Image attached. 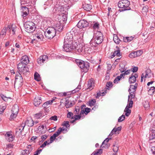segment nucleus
Here are the masks:
<instances>
[{
	"label": "nucleus",
	"mask_w": 155,
	"mask_h": 155,
	"mask_svg": "<svg viewBox=\"0 0 155 155\" xmlns=\"http://www.w3.org/2000/svg\"><path fill=\"white\" fill-rule=\"evenodd\" d=\"M48 136L46 135H44L41 137V140L39 141V143H42L47 138Z\"/></svg>",
	"instance_id": "de8ad7c7"
},
{
	"label": "nucleus",
	"mask_w": 155,
	"mask_h": 155,
	"mask_svg": "<svg viewBox=\"0 0 155 155\" xmlns=\"http://www.w3.org/2000/svg\"><path fill=\"white\" fill-rule=\"evenodd\" d=\"M113 150L115 153H117L118 150V147L117 144L116 143L113 145Z\"/></svg>",
	"instance_id": "37998d69"
},
{
	"label": "nucleus",
	"mask_w": 155,
	"mask_h": 155,
	"mask_svg": "<svg viewBox=\"0 0 155 155\" xmlns=\"http://www.w3.org/2000/svg\"><path fill=\"white\" fill-rule=\"evenodd\" d=\"M112 83L111 82H109L107 83L106 85V88L107 89H109L110 88V87H112Z\"/></svg>",
	"instance_id": "5fc2aeb1"
},
{
	"label": "nucleus",
	"mask_w": 155,
	"mask_h": 155,
	"mask_svg": "<svg viewBox=\"0 0 155 155\" xmlns=\"http://www.w3.org/2000/svg\"><path fill=\"white\" fill-rule=\"evenodd\" d=\"M42 101V98L39 96H36L34 100V104L35 106L40 104Z\"/></svg>",
	"instance_id": "dca6fc26"
},
{
	"label": "nucleus",
	"mask_w": 155,
	"mask_h": 155,
	"mask_svg": "<svg viewBox=\"0 0 155 155\" xmlns=\"http://www.w3.org/2000/svg\"><path fill=\"white\" fill-rule=\"evenodd\" d=\"M24 27L25 31L29 33H32L36 28L35 23L31 21L26 22L24 25Z\"/></svg>",
	"instance_id": "39448f33"
},
{
	"label": "nucleus",
	"mask_w": 155,
	"mask_h": 155,
	"mask_svg": "<svg viewBox=\"0 0 155 155\" xmlns=\"http://www.w3.org/2000/svg\"><path fill=\"white\" fill-rule=\"evenodd\" d=\"M73 35L70 32L67 33L64 38V43L66 44H72V43L74 42L73 41Z\"/></svg>",
	"instance_id": "9d476101"
},
{
	"label": "nucleus",
	"mask_w": 155,
	"mask_h": 155,
	"mask_svg": "<svg viewBox=\"0 0 155 155\" xmlns=\"http://www.w3.org/2000/svg\"><path fill=\"white\" fill-rule=\"evenodd\" d=\"M155 92V87H151L148 91V94L150 95H152Z\"/></svg>",
	"instance_id": "473e14b6"
},
{
	"label": "nucleus",
	"mask_w": 155,
	"mask_h": 155,
	"mask_svg": "<svg viewBox=\"0 0 155 155\" xmlns=\"http://www.w3.org/2000/svg\"><path fill=\"white\" fill-rule=\"evenodd\" d=\"M6 107L5 106H2V107L0 108V114H2L4 110L5 109Z\"/></svg>",
	"instance_id": "338daca9"
},
{
	"label": "nucleus",
	"mask_w": 155,
	"mask_h": 155,
	"mask_svg": "<svg viewBox=\"0 0 155 155\" xmlns=\"http://www.w3.org/2000/svg\"><path fill=\"white\" fill-rule=\"evenodd\" d=\"M35 37L40 40H42L43 38V36L41 33L40 32H38L35 35Z\"/></svg>",
	"instance_id": "cd10ccee"
},
{
	"label": "nucleus",
	"mask_w": 155,
	"mask_h": 155,
	"mask_svg": "<svg viewBox=\"0 0 155 155\" xmlns=\"http://www.w3.org/2000/svg\"><path fill=\"white\" fill-rule=\"evenodd\" d=\"M73 45L75 46V49L77 50L78 52H81L84 49V47L83 46V45L81 44H77L76 42L74 41Z\"/></svg>",
	"instance_id": "2eb2a0df"
},
{
	"label": "nucleus",
	"mask_w": 155,
	"mask_h": 155,
	"mask_svg": "<svg viewBox=\"0 0 155 155\" xmlns=\"http://www.w3.org/2000/svg\"><path fill=\"white\" fill-rule=\"evenodd\" d=\"M151 72V70L150 69H147L146 71V74L144 77L145 78L148 77V78H150L151 75H149V74Z\"/></svg>",
	"instance_id": "79ce46f5"
},
{
	"label": "nucleus",
	"mask_w": 155,
	"mask_h": 155,
	"mask_svg": "<svg viewBox=\"0 0 155 155\" xmlns=\"http://www.w3.org/2000/svg\"><path fill=\"white\" fill-rule=\"evenodd\" d=\"M0 96L2 99L5 101H7L8 100V99H11L10 97H7L2 94H0Z\"/></svg>",
	"instance_id": "a19ab883"
},
{
	"label": "nucleus",
	"mask_w": 155,
	"mask_h": 155,
	"mask_svg": "<svg viewBox=\"0 0 155 155\" xmlns=\"http://www.w3.org/2000/svg\"><path fill=\"white\" fill-rule=\"evenodd\" d=\"M18 107L17 105H15L13 106L11 110L12 112H14L18 114Z\"/></svg>",
	"instance_id": "a878e982"
},
{
	"label": "nucleus",
	"mask_w": 155,
	"mask_h": 155,
	"mask_svg": "<svg viewBox=\"0 0 155 155\" xmlns=\"http://www.w3.org/2000/svg\"><path fill=\"white\" fill-rule=\"evenodd\" d=\"M23 81L21 75L19 72L16 74L15 80L14 83V87L15 88H19L23 84Z\"/></svg>",
	"instance_id": "7ed1b4c3"
},
{
	"label": "nucleus",
	"mask_w": 155,
	"mask_h": 155,
	"mask_svg": "<svg viewBox=\"0 0 155 155\" xmlns=\"http://www.w3.org/2000/svg\"><path fill=\"white\" fill-rule=\"evenodd\" d=\"M94 42H91L90 45H88L87 48L91 49L94 46L96 47L97 45L101 43L103 41L102 33L100 31H97L94 34Z\"/></svg>",
	"instance_id": "f257e3e1"
},
{
	"label": "nucleus",
	"mask_w": 155,
	"mask_h": 155,
	"mask_svg": "<svg viewBox=\"0 0 155 155\" xmlns=\"http://www.w3.org/2000/svg\"><path fill=\"white\" fill-rule=\"evenodd\" d=\"M88 25V23L84 20L80 21L77 25L78 27L80 28H82L87 27Z\"/></svg>",
	"instance_id": "f8f14e48"
},
{
	"label": "nucleus",
	"mask_w": 155,
	"mask_h": 155,
	"mask_svg": "<svg viewBox=\"0 0 155 155\" xmlns=\"http://www.w3.org/2000/svg\"><path fill=\"white\" fill-rule=\"evenodd\" d=\"M54 100H52L47 101L42 105V107L44 108L48 107L49 106L51 105L53 103Z\"/></svg>",
	"instance_id": "aec40b11"
},
{
	"label": "nucleus",
	"mask_w": 155,
	"mask_h": 155,
	"mask_svg": "<svg viewBox=\"0 0 155 155\" xmlns=\"http://www.w3.org/2000/svg\"><path fill=\"white\" fill-rule=\"evenodd\" d=\"M102 150L99 149L97 151H94L91 155H100L102 153Z\"/></svg>",
	"instance_id": "e433bc0d"
},
{
	"label": "nucleus",
	"mask_w": 155,
	"mask_h": 155,
	"mask_svg": "<svg viewBox=\"0 0 155 155\" xmlns=\"http://www.w3.org/2000/svg\"><path fill=\"white\" fill-rule=\"evenodd\" d=\"M99 24L98 22H95L94 24L93 28L94 29H98L99 28Z\"/></svg>",
	"instance_id": "603ef678"
},
{
	"label": "nucleus",
	"mask_w": 155,
	"mask_h": 155,
	"mask_svg": "<svg viewBox=\"0 0 155 155\" xmlns=\"http://www.w3.org/2000/svg\"><path fill=\"white\" fill-rule=\"evenodd\" d=\"M49 140H48L47 141H45L44 143L40 146V148H44L47 145H49V144H48V142H49Z\"/></svg>",
	"instance_id": "09e8293b"
},
{
	"label": "nucleus",
	"mask_w": 155,
	"mask_h": 155,
	"mask_svg": "<svg viewBox=\"0 0 155 155\" xmlns=\"http://www.w3.org/2000/svg\"><path fill=\"white\" fill-rule=\"evenodd\" d=\"M135 93H131V92H130V95L128 96V99L130 100L131 99H132V98H134L135 96Z\"/></svg>",
	"instance_id": "6e6d98bb"
},
{
	"label": "nucleus",
	"mask_w": 155,
	"mask_h": 155,
	"mask_svg": "<svg viewBox=\"0 0 155 155\" xmlns=\"http://www.w3.org/2000/svg\"><path fill=\"white\" fill-rule=\"evenodd\" d=\"M138 69V68L137 67H134L133 68H131V70L133 72H136Z\"/></svg>",
	"instance_id": "0e129e2a"
},
{
	"label": "nucleus",
	"mask_w": 155,
	"mask_h": 155,
	"mask_svg": "<svg viewBox=\"0 0 155 155\" xmlns=\"http://www.w3.org/2000/svg\"><path fill=\"white\" fill-rule=\"evenodd\" d=\"M25 126V123H22L21 125L16 129V134L18 135H21L22 132L24 130V128Z\"/></svg>",
	"instance_id": "4468645a"
},
{
	"label": "nucleus",
	"mask_w": 155,
	"mask_h": 155,
	"mask_svg": "<svg viewBox=\"0 0 155 155\" xmlns=\"http://www.w3.org/2000/svg\"><path fill=\"white\" fill-rule=\"evenodd\" d=\"M113 40L114 42L117 44H119L121 41V40L117 35H115L114 36Z\"/></svg>",
	"instance_id": "4c0bfd02"
},
{
	"label": "nucleus",
	"mask_w": 155,
	"mask_h": 155,
	"mask_svg": "<svg viewBox=\"0 0 155 155\" xmlns=\"http://www.w3.org/2000/svg\"><path fill=\"white\" fill-rule=\"evenodd\" d=\"M73 115L74 114L73 113L70 112L67 114V117L68 118H71V119H73L74 118Z\"/></svg>",
	"instance_id": "8fccbe9b"
},
{
	"label": "nucleus",
	"mask_w": 155,
	"mask_h": 155,
	"mask_svg": "<svg viewBox=\"0 0 155 155\" xmlns=\"http://www.w3.org/2000/svg\"><path fill=\"white\" fill-rule=\"evenodd\" d=\"M24 123H25L28 127H31L34 125V122L32 119L31 118L28 119Z\"/></svg>",
	"instance_id": "a211bd4d"
},
{
	"label": "nucleus",
	"mask_w": 155,
	"mask_h": 155,
	"mask_svg": "<svg viewBox=\"0 0 155 155\" xmlns=\"http://www.w3.org/2000/svg\"><path fill=\"white\" fill-rule=\"evenodd\" d=\"M21 13L25 12H29V10L28 8L25 6H22L21 7Z\"/></svg>",
	"instance_id": "3c124183"
},
{
	"label": "nucleus",
	"mask_w": 155,
	"mask_h": 155,
	"mask_svg": "<svg viewBox=\"0 0 155 155\" xmlns=\"http://www.w3.org/2000/svg\"><path fill=\"white\" fill-rule=\"evenodd\" d=\"M133 101L131 99L130 100L128 99V104L124 110V112H126L125 115L126 116H128L130 114L131 111L129 108H132L133 107Z\"/></svg>",
	"instance_id": "0eeeda50"
},
{
	"label": "nucleus",
	"mask_w": 155,
	"mask_h": 155,
	"mask_svg": "<svg viewBox=\"0 0 155 155\" xmlns=\"http://www.w3.org/2000/svg\"><path fill=\"white\" fill-rule=\"evenodd\" d=\"M48 57L46 55H43L41 56L38 58L37 61L40 65L43 64V63H45L48 61Z\"/></svg>",
	"instance_id": "9b49d317"
},
{
	"label": "nucleus",
	"mask_w": 155,
	"mask_h": 155,
	"mask_svg": "<svg viewBox=\"0 0 155 155\" xmlns=\"http://www.w3.org/2000/svg\"><path fill=\"white\" fill-rule=\"evenodd\" d=\"M110 139H111V138H106L105 140H104L103 142L102 143V144L101 146V147H102V146H103L104 145H106V143H107L108 142L109 140Z\"/></svg>",
	"instance_id": "052dcab7"
},
{
	"label": "nucleus",
	"mask_w": 155,
	"mask_h": 155,
	"mask_svg": "<svg viewBox=\"0 0 155 155\" xmlns=\"http://www.w3.org/2000/svg\"><path fill=\"white\" fill-rule=\"evenodd\" d=\"M143 106L146 110H148L150 108L149 103L148 101H145L143 103Z\"/></svg>",
	"instance_id": "c756f323"
},
{
	"label": "nucleus",
	"mask_w": 155,
	"mask_h": 155,
	"mask_svg": "<svg viewBox=\"0 0 155 155\" xmlns=\"http://www.w3.org/2000/svg\"><path fill=\"white\" fill-rule=\"evenodd\" d=\"M134 37H127L123 38L124 41L127 42H129L131 41L133 39Z\"/></svg>",
	"instance_id": "7c9ffc66"
},
{
	"label": "nucleus",
	"mask_w": 155,
	"mask_h": 155,
	"mask_svg": "<svg viewBox=\"0 0 155 155\" xmlns=\"http://www.w3.org/2000/svg\"><path fill=\"white\" fill-rule=\"evenodd\" d=\"M55 26V28H54L55 30H56V32L57 31L59 32L61 31L63 28L62 25H61L59 23V24H56Z\"/></svg>",
	"instance_id": "393cba45"
},
{
	"label": "nucleus",
	"mask_w": 155,
	"mask_h": 155,
	"mask_svg": "<svg viewBox=\"0 0 155 155\" xmlns=\"http://www.w3.org/2000/svg\"><path fill=\"white\" fill-rule=\"evenodd\" d=\"M57 117L56 116H54L51 117L50 118V120H53L54 121H57L58 120Z\"/></svg>",
	"instance_id": "680f3d73"
},
{
	"label": "nucleus",
	"mask_w": 155,
	"mask_h": 155,
	"mask_svg": "<svg viewBox=\"0 0 155 155\" xmlns=\"http://www.w3.org/2000/svg\"><path fill=\"white\" fill-rule=\"evenodd\" d=\"M75 46L73 45V42L71 43H64V49L67 52H70L75 48Z\"/></svg>",
	"instance_id": "6e6552de"
},
{
	"label": "nucleus",
	"mask_w": 155,
	"mask_h": 155,
	"mask_svg": "<svg viewBox=\"0 0 155 155\" xmlns=\"http://www.w3.org/2000/svg\"><path fill=\"white\" fill-rule=\"evenodd\" d=\"M64 130H66L65 129V128H64V127H63L62 128L60 127L58 130L55 133L57 134V135L59 136L61 134V132L62 131Z\"/></svg>",
	"instance_id": "72a5a7b5"
},
{
	"label": "nucleus",
	"mask_w": 155,
	"mask_h": 155,
	"mask_svg": "<svg viewBox=\"0 0 155 155\" xmlns=\"http://www.w3.org/2000/svg\"><path fill=\"white\" fill-rule=\"evenodd\" d=\"M62 125L63 126V127H64V128H65V129L67 130V128H68L70 127V125L69 124V122L68 121H64L62 124Z\"/></svg>",
	"instance_id": "c9c22d12"
},
{
	"label": "nucleus",
	"mask_w": 155,
	"mask_h": 155,
	"mask_svg": "<svg viewBox=\"0 0 155 155\" xmlns=\"http://www.w3.org/2000/svg\"><path fill=\"white\" fill-rule=\"evenodd\" d=\"M141 53L142 54V52L141 51H137L136 52L134 51L130 53L129 55V57L131 58H134L136 57L137 56H139L140 55V54H138V53Z\"/></svg>",
	"instance_id": "f3484780"
},
{
	"label": "nucleus",
	"mask_w": 155,
	"mask_h": 155,
	"mask_svg": "<svg viewBox=\"0 0 155 155\" xmlns=\"http://www.w3.org/2000/svg\"><path fill=\"white\" fill-rule=\"evenodd\" d=\"M34 79L38 81H39L41 80L40 75L37 72L35 73L34 74Z\"/></svg>",
	"instance_id": "58836bf2"
},
{
	"label": "nucleus",
	"mask_w": 155,
	"mask_h": 155,
	"mask_svg": "<svg viewBox=\"0 0 155 155\" xmlns=\"http://www.w3.org/2000/svg\"><path fill=\"white\" fill-rule=\"evenodd\" d=\"M130 2L128 0H121L119 2L118 6L119 8H122V11L120 9V12L131 9V8L129 6Z\"/></svg>",
	"instance_id": "f03ea898"
},
{
	"label": "nucleus",
	"mask_w": 155,
	"mask_h": 155,
	"mask_svg": "<svg viewBox=\"0 0 155 155\" xmlns=\"http://www.w3.org/2000/svg\"><path fill=\"white\" fill-rule=\"evenodd\" d=\"M38 130L41 133H44L46 131L47 129L46 127H45L44 125H42L38 127Z\"/></svg>",
	"instance_id": "b1692460"
},
{
	"label": "nucleus",
	"mask_w": 155,
	"mask_h": 155,
	"mask_svg": "<svg viewBox=\"0 0 155 155\" xmlns=\"http://www.w3.org/2000/svg\"><path fill=\"white\" fill-rule=\"evenodd\" d=\"M125 119V116L124 115H122L118 119V122H121L124 120Z\"/></svg>",
	"instance_id": "4d7b16f0"
},
{
	"label": "nucleus",
	"mask_w": 155,
	"mask_h": 155,
	"mask_svg": "<svg viewBox=\"0 0 155 155\" xmlns=\"http://www.w3.org/2000/svg\"><path fill=\"white\" fill-rule=\"evenodd\" d=\"M7 31V28L6 27H4V28L2 29V31L1 34V35H5L6 32Z\"/></svg>",
	"instance_id": "bf43d9fd"
},
{
	"label": "nucleus",
	"mask_w": 155,
	"mask_h": 155,
	"mask_svg": "<svg viewBox=\"0 0 155 155\" xmlns=\"http://www.w3.org/2000/svg\"><path fill=\"white\" fill-rule=\"evenodd\" d=\"M115 56H117V57H120L121 56L120 53V50L119 49V48H117V50L114 51V52L113 53V54L111 56V58H113Z\"/></svg>",
	"instance_id": "4be33fe9"
},
{
	"label": "nucleus",
	"mask_w": 155,
	"mask_h": 155,
	"mask_svg": "<svg viewBox=\"0 0 155 155\" xmlns=\"http://www.w3.org/2000/svg\"><path fill=\"white\" fill-rule=\"evenodd\" d=\"M105 94L104 92H103L101 93L100 92H98L97 94V96H96V98H98L100 96H104V94Z\"/></svg>",
	"instance_id": "13d9d810"
},
{
	"label": "nucleus",
	"mask_w": 155,
	"mask_h": 155,
	"mask_svg": "<svg viewBox=\"0 0 155 155\" xmlns=\"http://www.w3.org/2000/svg\"><path fill=\"white\" fill-rule=\"evenodd\" d=\"M82 115V114H81V112H80L79 115H74V118L75 119V120H80L81 119Z\"/></svg>",
	"instance_id": "a18cd8bd"
},
{
	"label": "nucleus",
	"mask_w": 155,
	"mask_h": 155,
	"mask_svg": "<svg viewBox=\"0 0 155 155\" xmlns=\"http://www.w3.org/2000/svg\"><path fill=\"white\" fill-rule=\"evenodd\" d=\"M94 87V83L92 79L89 80L87 84V89L92 90Z\"/></svg>",
	"instance_id": "6ab92c4d"
},
{
	"label": "nucleus",
	"mask_w": 155,
	"mask_h": 155,
	"mask_svg": "<svg viewBox=\"0 0 155 155\" xmlns=\"http://www.w3.org/2000/svg\"><path fill=\"white\" fill-rule=\"evenodd\" d=\"M65 106L66 108H69L73 106V104L71 102L67 100L65 102Z\"/></svg>",
	"instance_id": "f704fd0d"
},
{
	"label": "nucleus",
	"mask_w": 155,
	"mask_h": 155,
	"mask_svg": "<svg viewBox=\"0 0 155 155\" xmlns=\"http://www.w3.org/2000/svg\"><path fill=\"white\" fill-rule=\"evenodd\" d=\"M56 34V30L54 27L48 28L45 32V36L49 39L53 38L55 35Z\"/></svg>",
	"instance_id": "423d86ee"
},
{
	"label": "nucleus",
	"mask_w": 155,
	"mask_h": 155,
	"mask_svg": "<svg viewBox=\"0 0 155 155\" xmlns=\"http://www.w3.org/2000/svg\"><path fill=\"white\" fill-rule=\"evenodd\" d=\"M83 8L84 10L87 11H90L92 8V5L89 4H85L84 5L83 4Z\"/></svg>",
	"instance_id": "5701e85b"
},
{
	"label": "nucleus",
	"mask_w": 155,
	"mask_h": 155,
	"mask_svg": "<svg viewBox=\"0 0 155 155\" xmlns=\"http://www.w3.org/2000/svg\"><path fill=\"white\" fill-rule=\"evenodd\" d=\"M136 79L134 76V74H131V76L129 79V82L130 84L134 83L136 81Z\"/></svg>",
	"instance_id": "c85d7f7f"
},
{
	"label": "nucleus",
	"mask_w": 155,
	"mask_h": 155,
	"mask_svg": "<svg viewBox=\"0 0 155 155\" xmlns=\"http://www.w3.org/2000/svg\"><path fill=\"white\" fill-rule=\"evenodd\" d=\"M76 62L78 66L82 70L83 72H87L89 68V63L87 62H84L81 60H76Z\"/></svg>",
	"instance_id": "20e7f679"
},
{
	"label": "nucleus",
	"mask_w": 155,
	"mask_h": 155,
	"mask_svg": "<svg viewBox=\"0 0 155 155\" xmlns=\"http://www.w3.org/2000/svg\"><path fill=\"white\" fill-rule=\"evenodd\" d=\"M33 148L31 146V145H28V146L26 147V150L28 151V152H29L30 153L33 150Z\"/></svg>",
	"instance_id": "ea45409f"
},
{
	"label": "nucleus",
	"mask_w": 155,
	"mask_h": 155,
	"mask_svg": "<svg viewBox=\"0 0 155 155\" xmlns=\"http://www.w3.org/2000/svg\"><path fill=\"white\" fill-rule=\"evenodd\" d=\"M29 58L26 55L23 56L21 58V62L18 64H20L22 65H26L29 62Z\"/></svg>",
	"instance_id": "ddd939ff"
},
{
	"label": "nucleus",
	"mask_w": 155,
	"mask_h": 155,
	"mask_svg": "<svg viewBox=\"0 0 155 155\" xmlns=\"http://www.w3.org/2000/svg\"><path fill=\"white\" fill-rule=\"evenodd\" d=\"M12 114L11 115L10 119V120H12V119L16 117L18 114H16L14 112H12Z\"/></svg>",
	"instance_id": "864d4df0"
},
{
	"label": "nucleus",
	"mask_w": 155,
	"mask_h": 155,
	"mask_svg": "<svg viewBox=\"0 0 155 155\" xmlns=\"http://www.w3.org/2000/svg\"><path fill=\"white\" fill-rule=\"evenodd\" d=\"M29 13V12H23L21 13V15L23 18L26 17Z\"/></svg>",
	"instance_id": "69168bd1"
},
{
	"label": "nucleus",
	"mask_w": 155,
	"mask_h": 155,
	"mask_svg": "<svg viewBox=\"0 0 155 155\" xmlns=\"http://www.w3.org/2000/svg\"><path fill=\"white\" fill-rule=\"evenodd\" d=\"M137 89V86L135 85H130V88L129 89V92L131 93H135Z\"/></svg>",
	"instance_id": "bb28decb"
},
{
	"label": "nucleus",
	"mask_w": 155,
	"mask_h": 155,
	"mask_svg": "<svg viewBox=\"0 0 155 155\" xmlns=\"http://www.w3.org/2000/svg\"><path fill=\"white\" fill-rule=\"evenodd\" d=\"M96 103V100L95 99H93L89 101V106H92L94 105Z\"/></svg>",
	"instance_id": "49530a36"
},
{
	"label": "nucleus",
	"mask_w": 155,
	"mask_h": 155,
	"mask_svg": "<svg viewBox=\"0 0 155 155\" xmlns=\"http://www.w3.org/2000/svg\"><path fill=\"white\" fill-rule=\"evenodd\" d=\"M121 126L118 127L117 128L114 127L113 129V132L114 131V132L115 133V134H116V132H117V133L119 134V133L117 132H119V131H120L121 130Z\"/></svg>",
	"instance_id": "c03bdc74"
},
{
	"label": "nucleus",
	"mask_w": 155,
	"mask_h": 155,
	"mask_svg": "<svg viewBox=\"0 0 155 155\" xmlns=\"http://www.w3.org/2000/svg\"><path fill=\"white\" fill-rule=\"evenodd\" d=\"M44 116V112L43 111H41L38 113L34 115L35 117L37 119L41 118Z\"/></svg>",
	"instance_id": "412c9836"
},
{
	"label": "nucleus",
	"mask_w": 155,
	"mask_h": 155,
	"mask_svg": "<svg viewBox=\"0 0 155 155\" xmlns=\"http://www.w3.org/2000/svg\"><path fill=\"white\" fill-rule=\"evenodd\" d=\"M90 108H85L84 110V109L81 110V114H82V115L84 114V113L86 115L90 112Z\"/></svg>",
	"instance_id": "2f4dec72"
},
{
	"label": "nucleus",
	"mask_w": 155,
	"mask_h": 155,
	"mask_svg": "<svg viewBox=\"0 0 155 155\" xmlns=\"http://www.w3.org/2000/svg\"><path fill=\"white\" fill-rule=\"evenodd\" d=\"M27 152V150L25 149L22 151V154L23 155H27L30 153L29 152Z\"/></svg>",
	"instance_id": "774afa93"
},
{
	"label": "nucleus",
	"mask_w": 155,
	"mask_h": 155,
	"mask_svg": "<svg viewBox=\"0 0 155 155\" xmlns=\"http://www.w3.org/2000/svg\"><path fill=\"white\" fill-rule=\"evenodd\" d=\"M17 68L19 71L23 74H25L27 72H28V68L26 65H22L20 64L17 65Z\"/></svg>",
	"instance_id": "1a4fd4ad"
},
{
	"label": "nucleus",
	"mask_w": 155,
	"mask_h": 155,
	"mask_svg": "<svg viewBox=\"0 0 155 155\" xmlns=\"http://www.w3.org/2000/svg\"><path fill=\"white\" fill-rule=\"evenodd\" d=\"M56 139V138L54 137L53 135L51 136L50 137V141L48 143V144H50L54 140Z\"/></svg>",
	"instance_id": "e2e57ef3"
}]
</instances>
